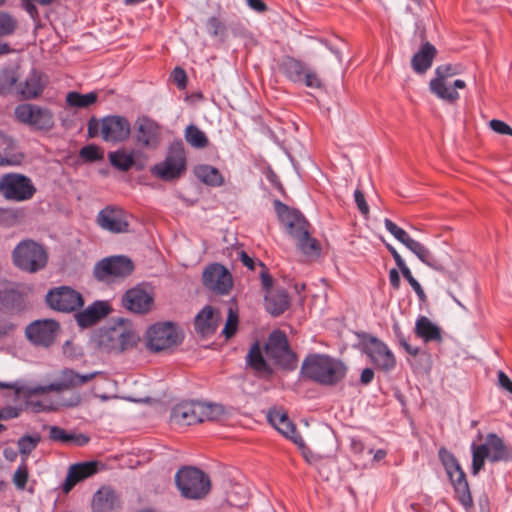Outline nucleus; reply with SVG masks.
Here are the masks:
<instances>
[{
	"instance_id": "nucleus-22",
	"label": "nucleus",
	"mask_w": 512,
	"mask_h": 512,
	"mask_svg": "<svg viewBox=\"0 0 512 512\" xmlns=\"http://www.w3.org/2000/svg\"><path fill=\"white\" fill-rule=\"evenodd\" d=\"M127 213L119 206L108 205L99 211L96 222L104 230L114 234L129 231Z\"/></svg>"
},
{
	"instance_id": "nucleus-24",
	"label": "nucleus",
	"mask_w": 512,
	"mask_h": 512,
	"mask_svg": "<svg viewBox=\"0 0 512 512\" xmlns=\"http://www.w3.org/2000/svg\"><path fill=\"white\" fill-rule=\"evenodd\" d=\"M122 306L136 314H145L151 310L153 296L144 287L136 286L125 292L121 300Z\"/></svg>"
},
{
	"instance_id": "nucleus-15",
	"label": "nucleus",
	"mask_w": 512,
	"mask_h": 512,
	"mask_svg": "<svg viewBox=\"0 0 512 512\" xmlns=\"http://www.w3.org/2000/svg\"><path fill=\"white\" fill-rule=\"evenodd\" d=\"M186 170V160L181 147L170 149L165 160L154 165L151 172L164 181H172L179 178Z\"/></svg>"
},
{
	"instance_id": "nucleus-51",
	"label": "nucleus",
	"mask_w": 512,
	"mask_h": 512,
	"mask_svg": "<svg viewBox=\"0 0 512 512\" xmlns=\"http://www.w3.org/2000/svg\"><path fill=\"white\" fill-rule=\"evenodd\" d=\"M237 327L238 313L237 311L233 310V308H229L227 321L224 329L222 330V334H224L226 338H231L236 333Z\"/></svg>"
},
{
	"instance_id": "nucleus-16",
	"label": "nucleus",
	"mask_w": 512,
	"mask_h": 512,
	"mask_svg": "<svg viewBox=\"0 0 512 512\" xmlns=\"http://www.w3.org/2000/svg\"><path fill=\"white\" fill-rule=\"evenodd\" d=\"M50 308L60 312H72L83 306L82 295L68 286L51 289L46 295Z\"/></svg>"
},
{
	"instance_id": "nucleus-47",
	"label": "nucleus",
	"mask_w": 512,
	"mask_h": 512,
	"mask_svg": "<svg viewBox=\"0 0 512 512\" xmlns=\"http://www.w3.org/2000/svg\"><path fill=\"white\" fill-rule=\"evenodd\" d=\"M439 458L441 460V463L445 467V470L447 474H449V471L452 472L455 469H458L460 466L459 462L457 461L456 457L448 451L446 448L441 447L439 449Z\"/></svg>"
},
{
	"instance_id": "nucleus-32",
	"label": "nucleus",
	"mask_w": 512,
	"mask_h": 512,
	"mask_svg": "<svg viewBox=\"0 0 512 512\" xmlns=\"http://www.w3.org/2000/svg\"><path fill=\"white\" fill-rule=\"evenodd\" d=\"M43 88L40 74L32 71L24 81L18 83L16 93L23 99H34L42 93Z\"/></svg>"
},
{
	"instance_id": "nucleus-42",
	"label": "nucleus",
	"mask_w": 512,
	"mask_h": 512,
	"mask_svg": "<svg viewBox=\"0 0 512 512\" xmlns=\"http://www.w3.org/2000/svg\"><path fill=\"white\" fill-rule=\"evenodd\" d=\"M97 101V93L90 92L87 94H80L76 91H71L66 95V103L71 107L87 108Z\"/></svg>"
},
{
	"instance_id": "nucleus-18",
	"label": "nucleus",
	"mask_w": 512,
	"mask_h": 512,
	"mask_svg": "<svg viewBox=\"0 0 512 512\" xmlns=\"http://www.w3.org/2000/svg\"><path fill=\"white\" fill-rule=\"evenodd\" d=\"M204 286L221 295L228 294L233 287V278L229 270L219 263L207 266L203 272Z\"/></svg>"
},
{
	"instance_id": "nucleus-45",
	"label": "nucleus",
	"mask_w": 512,
	"mask_h": 512,
	"mask_svg": "<svg viewBox=\"0 0 512 512\" xmlns=\"http://www.w3.org/2000/svg\"><path fill=\"white\" fill-rule=\"evenodd\" d=\"M277 430L285 437L291 439L299 448H305V443L302 437L297 433L295 425L289 418L286 419V421L283 422Z\"/></svg>"
},
{
	"instance_id": "nucleus-64",
	"label": "nucleus",
	"mask_w": 512,
	"mask_h": 512,
	"mask_svg": "<svg viewBox=\"0 0 512 512\" xmlns=\"http://www.w3.org/2000/svg\"><path fill=\"white\" fill-rule=\"evenodd\" d=\"M23 7L27 11V13L36 20L39 16L38 9L36 7V2L32 0H22Z\"/></svg>"
},
{
	"instance_id": "nucleus-35",
	"label": "nucleus",
	"mask_w": 512,
	"mask_h": 512,
	"mask_svg": "<svg viewBox=\"0 0 512 512\" xmlns=\"http://www.w3.org/2000/svg\"><path fill=\"white\" fill-rule=\"evenodd\" d=\"M247 365L252 368L256 373L261 375H271L272 369L267 364L261 351L259 342H255L250 347L246 356Z\"/></svg>"
},
{
	"instance_id": "nucleus-30",
	"label": "nucleus",
	"mask_w": 512,
	"mask_h": 512,
	"mask_svg": "<svg viewBox=\"0 0 512 512\" xmlns=\"http://www.w3.org/2000/svg\"><path fill=\"white\" fill-rule=\"evenodd\" d=\"M265 309L269 314L277 317L283 314L290 306V299L285 289L269 291L264 298Z\"/></svg>"
},
{
	"instance_id": "nucleus-11",
	"label": "nucleus",
	"mask_w": 512,
	"mask_h": 512,
	"mask_svg": "<svg viewBox=\"0 0 512 512\" xmlns=\"http://www.w3.org/2000/svg\"><path fill=\"white\" fill-rule=\"evenodd\" d=\"M279 70L294 83L305 84L309 88L322 87L319 75L304 62L291 56H285L281 59Z\"/></svg>"
},
{
	"instance_id": "nucleus-25",
	"label": "nucleus",
	"mask_w": 512,
	"mask_h": 512,
	"mask_svg": "<svg viewBox=\"0 0 512 512\" xmlns=\"http://www.w3.org/2000/svg\"><path fill=\"white\" fill-rule=\"evenodd\" d=\"M101 465L98 461H87L73 464L69 467L63 491L68 493L79 482L95 475Z\"/></svg>"
},
{
	"instance_id": "nucleus-56",
	"label": "nucleus",
	"mask_w": 512,
	"mask_h": 512,
	"mask_svg": "<svg viewBox=\"0 0 512 512\" xmlns=\"http://www.w3.org/2000/svg\"><path fill=\"white\" fill-rule=\"evenodd\" d=\"M268 421L274 426L276 429L288 419V416L285 412H282L277 409L270 410L267 415Z\"/></svg>"
},
{
	"instance_id": "nucleus-37",
	"label": "nucleus",
	"mask_w": 512,
	"mask_h": 512,
	"mask_svg": "<svg viewBox=\"0 0 512 512\" xmlns=\"http://www.w3.org/2000/svg\"><path fill=\"white\" fill-rule=\"evenodd\" d=\"M49 438L54 442L74 443L77 446H85L89 443L90 438L85 434L68 433L59 426H49Z\"/></svg>"
},
{
	"instance_id": "nucleus-58",
	"label": "nucleus",
	"mask_w": 512,
	"mask_h": 512,
	"mask_svg": "<svg viewBox=\"0 0 512 512\" xmlns=\"http://www.w3.org/2000/svg\"><path fill=\"white\" fill-rule=\"evenodd\" d=\"M354 198L359 211L363 215L369 214V206L365 200L364 193L360 189H356L354 192Z\"/></svg>"
},
{
	"instance_id": "nucleus-7",
	"label": "nucleus",
	"mask_w": 512,
	"mask_h": 512,
	"mask_svg": "<svg viewBox=\"0 0 512 512\" xmlns=\"http://www.w3.org/2000/svg\"><path fill=\"white\" fill-rule=\"evenodd\" d=\"M471 449L473 475H477L483 469L486 459L491 462H498L507 460L510 456L509 449L495 433H489L486 437V442L483 444L477 445L473 443Z\"/></svg>"
},
{
	"instance_id": "nucleus-17",
	"label": "nucleus",
	"mask_w": 512,
	"mask_h": 512,
	"mask_svg": "<svg viewBox=\"0 0 512 512\" xmlns=\"http://www.w3.org/2000/svg\"><path fill=\"white\" fill-rule=\"evenodd\" d=\"M99 347L107 353H121L135 344V335L125 328H109L100 333Z\"/></svg>"
},
{
	"instance_id": "nucleus-53",
	"label": "nucleus",
	"mask_w": 512,
	"mask_h": 512,
	"mask_svg": "<svg viewBox=\"0 0 512 512\" xmlns=\"http://www.w3.org/2000/svg\"><path fill=\"white\" fill-rule=\"evenodd\" d=\"M401 273L403 277L408 281V283L411 285L415 293L417 294L420 301H426V294L421 287L420 283L413 277L410 269L408 267L401 270Z\"/></svg>"
},
{
	"instance_id": "nucleus-48",
	"label": "nucleus",
	"mask_w": 512,
	"mask_h": 512,
	"mask_svg": "<svg viewBox=\"0 0 512 512\" xmlns=\"http://www.w3.org/2000/svg\"><path fill=\"white\" fill-rule=\"evenodd\" d=\"M439 458L441 460V463L445 467V470L447 474H449V471L452 472L455 469H458L460 466L459 462L457 461L456 457L448 451L446 448L441 447L439 449Z\"/></svg>"
},
{
	"instance_id": "nucleus-60",
	"label": "nucleus",
	"mask_w": 512,
	"mask_h": 512,
	"mask_svg": "<svg viewBox=\"0 0 512 512\" xmlns=\"http://www.w3.org/2000/svg\"><path fill=\"white\" fill-rule=\"evenodd\" d=\"M259 265L262 267V271L260 273L261 284L268 293L269 291H271L273 285V278L268 273L266 266L262 262H260Z\"/></svg>"
},
{
	"instance_id": "nucleus-46",
	"label": "nucleus",
	"mask_w": 512,
	"mask_h": 512,
	"mask_svg": "<svg viewBox=\"0 0 512 512\" xmlns=\"http://www.w3.org/2000/svg\"><path fill=\"white\" fill-rule=\"evenodd\" d=\"M29 470L27 462L21 461L13 475V483L19 490H24L28 481Z\"/></svg>"
},
{
	"instance_id": "nucleus-4",
	"label": "nucleus",
	"mask_w": 512,
	"mask_h": 512,
	"mask_svg": "<svg viewBox=\"0 0 512 512\" xmlns=\"http://www.w3.org/2000/svg\"><path fill=\"white\" fill-rule=\"evenodd\" d=\"M223 412V407L218 404L184 402L173 408L171 421L178 425L190 426L204 421L216 420Z\"/></svg>"
},
{
	"instance_id": "nucleus-14",
	"label": "nucleus",
	"mask_w": 512,
	"mask_h": 512,
	"mask_svg": "<svg viewBox=\"0 0 512 512\" xmlns=\"http://www.w3.org/2000/svg\"><path fill=\"white\" fill-rule=\"evenodd\" d=\"M15 116L19 122L39 131H50L55 124L52 111L36 104L18 105L15 109Z\"/></svg>"
},
{
	"instance_id": "nucleus-36",
	"label": "nucleus",
	"mask_w": 512,
	"mask_h": 512,
	"mask_svg": "<svg viewBox=\"0 0 512 512\" xmlns=\"http://www.w3.org/2000/svg\"><path fill=\"white\" fill-rule=\"evenodd\" d=\"M217 328V319L214 317V311L210 306L204 307L195 318V329L202 336L213 334Z\"/></svg>"
},
{
	"instance_id": "nucleus-44",
	"label": "nucleus",
	"mask_w": 512,
	"mask_h": 512,
	"mask_svg": "<svg viewBox=\"0 0 512 512\" xmlns=\"http://www.w3.org/2000/svg\"><path fill=\"white\" fill-rule=\"evenodd\" d=\"M18 28L17 19L7 12H0V38L13 35Z\"/></svg>"
},
{
	"instance_id": "nucleus-52",
	"label": "nucleus",
	"mask_w": 512,
	"mask_h": 512,
	"mask_svg": "<svg viewBox=\"0 0 512 512\" xmlns=\"http://www.w3.org/2000/svg\"><path fill=\"white\" fill-rule=\"evenodd\" d=\"M392 328L399 344L404 348V350L412 356H417L419 354V348L413 347L407 342L400 325L398 323H394Z\"/></svg>"
},
{
	"instance_id": "nucleus-49",
	"label": "nucleus",
	"mask_w": 512,
	"mask_h": 512,
	"mask_svg": "<svg viewBox=\"0 0 512 512\" xmlns=\"http://www.w3.org/2000/svg\"><path fill=\"white\" fill-rule=\"evenodd\" d=\"M439 458L441 460V463L445 467V470L447 474H449V471L452 472L455 469H458L460 466L459 462L457 461L456 457L448 451L446 448L441 447L439 449Z\"/></svg>"
},
{
	"instance_id": "nucleus-62",
	"label": "nucleus",
	"mask_w": 512,
	"mask_h": 512,
	"mask_svg": "<svg viewBox=\"0 0 512 512\" xmlns=\"http://www.w3.org/2000/svg\"><path fill=\"white\" fill-rule=\"evenodd\" d=\"M386 248L391 253V255H392L393 259L395 260L396 265L398 266L400 271L403 270L404 268L408 267L406 265L405 261L403 260V258L401 257V255L397 252V250L391 244L386 243Z\"/></svg>"
},
{
	"instance_id": "nucleus-33",
	"label": "nucleus",
	"mask_w": 512,
	"mask_h": 512,
	"mask_svg": "<svg viewBox=\"0 0 512 512\" xmlns=\"http://www.w3.org/2000/svg\"><path fill=\"white\" fill-rule=\"evenodd\" d=\"M414 332L417 337L424 342H442V331L439 326L434 324L426 316H421L416 320Z\"/></svg>"
},
{
	"instance_id": "nucleus-1",
	"label": "nucleus",
	"mask_w": 512,
	"mask_h": 512,
	"mask_svg": "<svg viewBox=\"0 0 512 512\" xmlns=\"http://www.w3.org/2000/svg\"><path fill=\"white\" fill-rule=\"evenodd\" d=\"M274 208L280 222L285 226L287 232L297 239L298 248L308 256H318L320 245L318 241L308 232L309 223L297 210L289 208L279 200L274 201Z\"/></svg>"
},
{
	"instance_id": "nucleus-59",
	"label": "nucleus",
	"mask_w": 512,
	"mask_h": 512,
	"mask_svg": "<svg viewBox=\"0 0 512 512\" xmlns=\"http://www.w3.org/2000/svg\"><path fill=\"white\" fill-rule=\"evenodd\" d=\"M172 78L180 89H184L186 87L187 75L184 69H182L181 67L174 68L172 72Z\"/></svg>"
},
{
	"instance_id": "nucleus-29",
	"label": "nucleus",
	"mask_w": 512,
	"mask_h": 512,
	"mask_svg": "<svg viewBox=\"0 0 512 512\" xmlns=\"http://www.w3.org/2000/svg\"><path fill=\"white\" fill-rule=\"evenodd\" d=\"M110 311L109 305L103 301H96L85 310L75 315L78 325L82 328L89 327L105 317Z\"/></svg>"
},
{
	"instance_id": "nucleus-23",
	"label": "nucleus",
	"mask_w": 512,
	"mask_h": 512,
	"mask_svg": "<svg viewBox=\"0 0 512 512\" xmlns=\"http://www.w3.org/2000/svg\"><path fill=\"white\" fill-rule=\"evenodd\" d=\"M365 352L375 367L381 371L389 372L396 366V358L388 346L376 337H371L366 345Z\"/></svg>"
},
{
	"instance_id": "nucleus-20",
	"label": "nucleus",
	"mask_w": 512,
	"mask_h": 512,
	"mask_svg": "<svg viewBox=\"0 0 512 512\" xmlns=\"http://www.w3.org/2000/svg\"><path fill=\"white\" fill-rule=\"evenodd\" d=\"M134 269L133 262L126 256H113L99 261L94 268V275L98 280H107L110 277H126Z\"/></svg>"
},
{
	"instance_id": "nucleus-21",
	"label": "nucleus",
	"mask_w": 512,
	"mask_h": 512,
	"mask_svg": "<svg viewBox=\"0 0 512 512\" xmlns=\"http://www.w3.org/2000/svg\"><path fill=\"white\" fill-rule=\"evenodd\" d=\"M59 323L52 319L36 320L26 327V337L35 345L51 346L59 332Z\"/></svg>"
},
{
	"instance_id": "nucleus-5",
	"label": "nucleus",
	"mask_w": 512,
	"mask_h": 512,
	"mask_svg": "<svg viewBox=\"0 0 512 512\" xmlns=\"http://www.w3.org/2000/svg\"><path fill=\"white\" fill-rule=\"evenodd\" d=\"M175 484L181 495L187 499H202L211 489L209 476L200 469L190 466L177 471Z\"/></svg>"
},
{
	"instance_id": "nucleus-19",
	"label": "nucleus",
	"mask_w": 512,
	"mask_h": 512,
	"mask_svg": "<svg viewBox=\"0 0 512 512\" xmlns=\"http://www.w3.org/2000/svg\"><path fill=\"white\" fill-rule=\"evenodd\" d=\"M161 129L156 121L140 116L134 123V140L141 148L154 149L160 143Z\"/></svg>"
},
{
	"instance_id": "nucleus-39",
	"label": "nucleus",
	"mask_w": 512,
	"mask_h": 512,
	"mask_svg": "<svg viewBox=\"0 0 512 512\" xmlns=\"http://www.w3.org/2000/svg\"><path fill=\"white\" fill-rule=\"evenodd\" d=\"M98 375V372H92L88 374H79L73 369H64L61 372V378L63 380V385L66 386L67 389L75 388L82 386L89 381L93 380Z\"/></svg>"
},
{
	"instance_id": "nucleus-8",
	"label": "nucleus",
	"mask_w": 512,
	"mask_h": 512,
	"mask_svg": "<svg viewBox=\"0 0 512 512\" xmlns=\"http://www.w3.org/2000/svg\"><path fill=\"white\" fill-rule=\"evenodd\" d=\"M184 335L172 322L152 325L146 332L147 347L153 352L169 350L182 343Z\"/></svg>"
},
{
	"instance_id": "nucleus-63",
	"label": "nucleus",
	"mask_w": 512,
	"mask_h": 512,
	"mask_svg": "<svg viewBox=\"0 0 512 512\" xmlns=\"http://www.w3.org/2000/svg\"><path fill=\"white\" fill-rule=\"evenodd\" d=\"M498 383L500 387L512 394V381L503 371L498 372Z\"/></svg>"
},
{
	"instance_id": "nucleus-6",
	"label": "nucleus",
	"mask_w": 512,
	"mask_h": 512,
	"mask_svg": "<svg viewBox=\"0 0 512 512\" xmlns=\"http://www.w3.org/2000/svg\"><path fill=\"white\" fill-rule=\"evenodd\" d=\"M98 131L104 141L116 144L129 138L131 125L127 118L120 115L106 116L100 122L91 119L88 123L89 137H95Z\"/></svg>"
},
{
	"instance_id": "nucleus-28",
	"label": "nucleus",
	"mask_w": 512,
	"mask_h": 512,
	"mask_svg": "<svg viewBox=\"0 0 512 512\" xmlns=\"http://www.w3.org/2000/svg\"><path fill=\"white\" fill-rule=\"evenodd\" d=\"M453 487L459 502L466 508L469 509L473 506V499L470 493L469 484L466 479V474L461 467L447 474Z\"/></svg>"
},
{
	"instance_id": "nucleus-12",
	"label": "nucleus",
	"mask_w": 512,
	"mask_h": 512,
	"mask_svg": "<svg viewBox=\"0 0 512 512\" xmlns=\"http://www.w3.org/2000/svg\"><path fill=\"white\" fill-rule=\"evenodd\" d=\"M384 225L399 242L414 253L424 264L437 271H442L444 269L426 246L419 241L412 239L404 229L397 226L392 220L385 218Z\"/></svg>"
},
{
	"instance_id": "nucleus-40",
	"label": "nucleus",
	"mask_w": 512,
	"mask_h": 512,
	"mask_svg": "<svg viewBox=\"0 0 512 512\" xmlns=\"http://www.w3.org/2000/svg\"><path fill=\"white\" fill-rule=\"evenodd\" d=\"M108 158L111 165L120 171H128L135 163L133 154L124 149L110 152Z\"/></svg>"
},
{
	"instance_id": "nucleus-43",
	"label": "nucleus",
	"mask_w": 512,
	"mask_h": 512,
	"mask_svg": "<svg viewBox=\"0 0 512 512\" xmlns=\"http://www.w3.org/2000/svg\"><path fill=\"white\" fill-rule=\"evenodd\" d=\"M186 141L194 148L202 149L208 145V138L203 131L195 125H189L185 130Z\"/></svg>"
},
{
	"instance_id": "nucleus-54",
	"label": "nucleus",
	"mask_w": 512,
	"mask_h": 512,
	"mask_svg": "<svg viewBox=\"0 0 512 512\" xmlns=\"http://www.w3.org/2000/svg\"><path fill=\"white\" fill-rule=\"evenodd\" d=\"M0 80L2 81L1 88L8 91H15L17 84V77L14 71H4L1 75Z\"/></svg>"
},
{
	"instance_id": "nucleus-10",
	"label": "nucleus",
	"mask_w": 512,
	"mask_h": 512,
	"mask_svg": "<svg viewBox=\"0 0 512 512\" xmlns=\"http://www.w3.org/2000/svg\"><path fill=\"white\" fill-rule=\"evenodd\" d=\"M37 189L32 180L20 173H7L0 177V194L6 200L17 202L33 198Z\"/></svg>"
},
{
	"instance_id": "nucleus-50",
	"label": "nucleus",
	"mask_w": 512,
	"mask_h": 512,
	"mask_svg": "<svg viewBox=\"0 0 512 512\" xmlns=\"http://www.w3.org/2000/svg\"><path fill=\"white\" fill-rule=\"evenodd\" d=\"M80 157L88 162L99 161L103 159V151L96 145H86L80 150Z\"/></svg>"
},
{
	"instance_id": "nucleus-26",
	"label": "nucleus",
	"mask_w": 512,
	"mask_h": 512,
	"mask_svg": "<svg viewBox=\"0 0 512 512\" xmlns=\"http://www.w3.org/2000/svg\"><path fill=\"white\" fill-rule=\"evenodd\" d=\"M121 507L120 499L114 490L108 487L99 489L93 496V512H118Z\"/></svg>"
},
{
	"instance_id": "nucleus-61",
	"label": "nucleus",
	"mask_w": 512,
	"mask_h": 512,
	"mask_svg": "<svg viewBox=\"0 0 512 512\" xmlns=\"http://www.w3.org/2000/svg\"><path fill=\"white\" fill-rule=\"evenodd\" d=\"M20 410L16 407H6L0 409V419L2 421L17 418Z\"/></svg>"
},
{
	"instance_id": "nucleus-38",
	"label": "nucleus",
	"mask_w": 512,
	"mask_h": 512,
	"mask_svg": "<svg viewBox=\"0 0 512 512\" xmlns=\"http://www.w3.org/2000/svg\"><path fill=\"white\" fill-rule=\"evenodd\" d=\"M195 176L204 184L212 187L223 185L224 178L220 171L210 165H198L194 170Z\"/></svg>"
},
{
	"instance_id": "nucleus-9",
	"label": "nucleus",
	"mask_w": 512,
	"mask_h": 512,
	"mask_svg": "<svg viewBox=\"0 0 512 512\" xmlns=\"http://www.w3.org/2000/svg\"><path fill=\"white\" fill-rule=\"evenodd\" d=\"M458 72V67L452 64L438 66L435 71L436 77L429 84L431 92L448 103H455L459 99V93L456 89L465 88L466 83L457 79L450 85L446 82V79L458 74Z\"/></svg>"
},
{
	"instance_id": "nucleus-31",
	"label": "nucleus",
	"mask_w": 512,
	"mask_h": 512,
	"mask_svg": "<svg viewBox=\"0 0 512 512\" xmlns=\"http://www.w3.org/2000/svg\"><path fill=\"white\" fill-rule=\"evenodd\" d=\"M437 55V49L429 42L422 44L421 48L415 53L411 59V66L418 74L425 73L433 63Z\"/></svg>"
},
{
	"instance_id": "nucleus-3",
	"label": "nucleus",
	"mask_w": 512,
	"mask_h": 512,
	"mask_svg": "<svg viewBox=\"0 0 512 512\" xmlns=\"http://www.w3.org/2000/svg\"><path fill=\"white\" fill-rule=\"evenodd\" d=\"M48 258L46 247L29 238L20 241L11 253L13 265L30 274L43 270L47 266Z\"/></svg>"
},
{
	"instance_id": "nucleus-57",
	"label": "nucleus",
	"mask_w": 512,
	"mask_h": 512,
	"mask_svg": "<svg viewBox=\"0 0 512 512\" xmlns=\"http://www.w3.org/2000/svg\"><path fill=\"white\" fill-rule=\"evenodd\" d=\"M489 127L496 133L502 135H510L512 136V128L505 122L493 119L489 122Z\"/></svg>"
},
{
	"instance_id": "nucleus-13",
	"label": "nucleus",
	"mask_w": 512,
	"mask_h": 512,
	"mask_svg": "<svg viewBox=\"0 0 512 512\" xmlns=\"http://www.w3.org/2000/svg\"><path fill=\"white\" fill-rule=\"evenodd\" d=\"M265 352L274 364L285 368L293 369L295 366V355L291 351L287 336L280 330L273 331L265 344Z\"/></svg>"
},
{
	"instance_id": "nucleus-2",
	"label": "nucleus",
	"mask_w": 512,
	"mask_h": 512,
	"mask_svg": "<svg viewBox=\"0 0 512 512\" xmlns=\"http://www.w3.org/2000/svg\"><path fill=\"white\" fill-rule=\"evenodd\" d=\"M347 368L343 362L328 355L313 354L305 358L301 373L304 378L325 386H334L342 381Z\"/></svg>"
},
{
	"instance_id": "nucleus-41",
	"label": "nucleus",
	"mask_w": 512,
	"mask_h": 512,
	"mask_svg": "<svg viewBox=\"0 0 512 512\" xmlns=\"http://www.w3.org/2000/svg\"><path fill=\"white\" fill-rule=\"evenodd\" d=\"M40 442L41 435L39 433L20 437L17 441V446L21 455V461L27 462L28 456L36 449Z\"/></svg>"
},
{
	"instance_id": "nucleus-27",
	"label": "nucleus",
	"mask_w": 512,
	"mask_h": 512,
	"mask_svg": "<svg viewBox=\"0 0 512 512\" xmlns=\"http://www.w3.org/2000/svg\"><path fill=\"white\" fill-rule=\"evenodd\" d=\"M0 305L9 312H20L26 307L25 294L18 285H8L0 290Z\"/></svg>"
},
{
	"instance_id": "nucleus-34",
	"label": "nucleus",
	"mask_w": 512,
	"mask_h": 512,
	"mask_svg": "<svg viewBox=\"0 0 512 512\" xmlns=\"http://www.w3.org/2000/svg\"><path fill=\"white\" fill-rule=\"evenodd\" d=\"M24 155L17 150L15 141L10 137H2L0 144V167L21 164Z\"/></svg>"
},
{
	"instance_id": "nucleus-55",
	"label": "nucleus",
	"mask_w": 512,
	"mask_h": 512,
	"mask_svg": "<svg viewBox=\"0 0 512 512\" xmlns=\"http://www.w3.org/2000/svg\"><path fill=\"white\" fill-rule=\"evenodd\" d=\"M209 33L216 37L225 32L224 24L217 17H210L207 21Z\"/></svg>"
}]
</instances>
